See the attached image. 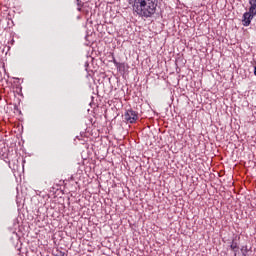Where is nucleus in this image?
Wrapping results in <instances>:
<instances>
[{"label":"nucleus","mask_w":256,"mask_h":256,"mask_svg":"<svg viewBox=\"0 0 256 256\" xmlns=\"http://www.w3.org/2000/svg\"><path fill=\"white\" fill-rule=\"evenodd\" d=\"M249 5V11L243 14L242 25L244 27H249L253 18L256 17V0H249Z\"/></svg>","instance_id":"f03ea898"},{"label":"nucleus","mask_w":256,"mask_h":256,"mask_svg":"<svg viewBox=\"0 0 256 256\" xmlns=\"http://www.w3.org/2000/svg\"><path fill=\"white\" fill-rule=\"evenodd\" d=\"M124 118H125V121H127V123L133 124V123H136L137 120L139 119V113H137L133 109H130L125 112Z\"/></svg>","instance_id":"7ed1b4c3"},{"label":"nucleus","mask_w":256,"mask_h":256,"mask_svg":"<svg viewBox=\"0 0 256 256\" xmlns=\"http://www.w3.org/2000/svg\"><path fill=\"white\" fill-rule=\"evenodd\" d=\"M114 63L116 64L117 69H119L120 71L122 69H125V63H118L116 61H114Z\"/></svg>","instance_id":"423d86ee"},{"label":"nucleus","mask_w":256,"mask_h":256,"mask_svg":"<svg viewBox=\"0 0 256 256\" xmlns=\"http://www.w3.org/2000/svg\"><path fill=\"white\" fill-rule=\"evenodd\" d=\"M254 75L256 76V66L254 67Z\"/></svg>","instance_id":"0eeeda50"},{"label":"nucleus","mask_w":256,"mask_h":256,"mask_svg":"<svg viewBox=\"0 0 256 256\" xmlns=\"http://www.w3.org/2000/svg\"><path fill=\"white\" fill-rule=\"evenodd\" d=\"M133 11L140 17H153L157 11V3L155 0H133Z\"/></svg>","instance_id":"f257e3e1"},{"label":"nucleus","mask_w":256,"mask_h":256,"mask_svg":"<svg viewBox=\"0 0 256 256\" xmlns=\"http://www.w3.org/2000/svg\"><path fill=\"white\" fill-rule=\"evenodd\" d=\"M78 11H81V8H79Z\"/></svg>","instance_id":"6e6552de"},{"label":"nucleus","mask_w":256,"mask_h":256,"mask_svg":"<svg viewBox=\"0 0 256 256\" xmlns=\"http://www.w3.org/2000/svg\"><path fill=\"white\" fill-rule=\"evenodd\" d=\"M57 191H59L60 193H63V190H61L60 185H56L55 187H52V189L50 190V193H57Z\"/></svg>","instance_id":"39448f33"},{"label":"nucleus","mask_w":256,"mask_h":256,"mask_svg":"<svg viewBox=\"0 0 256 256\" xmlns=\"http://www.w3.org/2000/svg\"><path fill=\"white\" fill-rule=\"evenodd\" d=\"M231 251L234 252V256H237V252L239 251V244L237 243V236L233 238L232 243L230 245Z\"/></svg>","instance_id":"20e7f679"}]
</instances>
